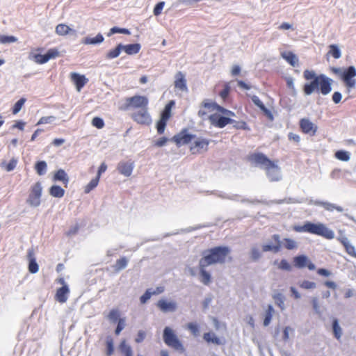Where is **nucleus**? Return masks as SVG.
<instances>
[{
  "label": "nucleus",
  "instance_id": "obj_42",
  "mask_svg": "<svg viewBox=\"0 0 356 356\" xmlns=\"http://www.w3.org/2000/svg\"><path fill=\"white\" fill-rule=\"evenodd\" d=\"M121 33L124 35H130L131 32L128 29L126 28H120L118 26H113L110 29L108 33H107V36L110 37L113 34Z\"/></svg>",
  "mask_w": 356,
  "mask_h": 356
},
{
  "label": "nucleus",
  "instance_id": "obj_20",
  "mask_svg": "<svg viewBox=\"0 0 356 356\" xmlns=\"http://www.w3.org/2000/svg\"><path fill=\"white\" fill-rule=\"evenodd\" d=\"M134 168V163L130 161L120 162L118 165L119 172L125 177H129L131 175Z\"/></svg>",
  "mask_w": 356,
  "mask_h": 356
},
{
  "label": "nucleus",
  "instance_id": "obj_18",
  "mask_svg": "<svg viewBox=\"0 0 356 356\" xmlns=\"http://www.w3.org/2000/svg\"><path fill=\"white\" fill-rule=\"evenodd\" d=\"M310 204H314L316 206L323 207L325 210L328 211H333L334 209L339 212H342L343 211V209L341 207L328 202L316 200H311Z\"/></svg>",
  "mask_w": 356,
  "mask_h": 356
},
{
  "label": "nucleus",
  "instance_id": "obj_5",
  "mask_svg": "<svg viewBox=\"0 0 356 356\" xmlns=\"http://www.w3.org/2000/svg\"><path fill=\"white\" fill-rule=\"evenodd\" d=\"M330 71L336 74L349 90L356 86V68L353 65L346 67H330Z\"/></svg>",
  "mask_w": 356,
  "mask_h": 356
},
{
  "label": "nucleus",
  "instance_id": "obj_43",
  "mask_svg": "<svg viewBox=\"0 0 356 356\" xmlns=\"http://www.w3.org/2000/svg\"><path fill=\"white\" fill-rule=\"evenodd\" d=\"M328 54L331 55L334 58L338 59L341 56V51L337 44H332L329 46Z\"/></svg>",
  "mask_w": 356,
  "mask_h": 356
},
{
  "label": "nucleus",
  "instance_id": "obj_35",
  "mask_svg": "<svg viewBox=\"0 0 356 356\" xmlns=\"http://www.w3.org/2000/svg\"><path fill=\"white\" fill-rule=\"evenodd\" d=\"M273 265H277L278 269L287 272H291L292 270L291 264L286 259H282L280 260V261H278V260H275L273 261Z\"/></svg>",
  "mask_w": 356,
  "mask_h": 356
},
{
  "label": "nucleus",
  "instance_id": "obj_41",
  "mask_svg": "<svg viewBox=\"0 0 356 356\" xmlns=\"http://www.w3.org/2000/svg\"><path fill=\"white\" fill-rule=\"evenodd\" d=\"M282 245L288 250H292L298 247L297 242L290 238H284L281 241Z\"/></svg>",
  "mask_w": 356,
  "mask_h": 356
},
{
  "label": "nucleus",
  "instance_id": "obj_2",
  "mask_svg": "<svg viewBox=\"0 0 356 356\" xmlns=\"http://www.w3.org/2000/svg\"><path fill=\"white\" fill-rule=\"evenodd\" d=\"M247 159L252 165L265 170L266 175L270 182L282 180L281 168L264 153L259 152L251 153L248 156Z\"/></svg>",
  "mask_w": 356,
  "mask_h": 356
},
{
  "label": "nucleus",
  "instance_id": "obj_61",
  "mask_svg": "<svg viewBox=\"0 0 356 356\" xmlns=\"http://www.w3.org/2000/svg\"><path fill=\"white\" fill-rule=\"evenodd\" d=\"M125 326V320L124 318H120L117 324V326L115 330V334L116 335H119L120 332L123 330Z\"/></svg>",
  "mask_w": 356,
  "mask_h": 356
},
{
  "label": "nucleus",
  "instance_id": "obj_19",
  "mask_svg": "<svg viewBox=\"0 0 356 356\" xmlns=\"http://www.w3.org/2000/svg\"><path fill=\"white\" fill-rule=\"evenodd\" d=\"M27 257L29 260L28 269L29 273L32 274L38 273L39 270V266L36 261V258L33 249H29Z\"/></svg>",
  "mask_w": 356,
  "mask_h": 356
},
{
  "label": "nucleus",
  "instance_id": "obj_4",
  "mask_svg": "<svg viewBox=\"0 0 356 356\" xmlns=\"http://www.w3.org/2000/svg\"><path fill=\"white\" fill-rule=\"evenodd\" d=\"M272 239L275 241V244L265 243L261 245V250L258 244H253L251 245L248 256L249 259L252 262L257 263L263 257L264 252H272L273 253H277L282 248V242L280 236L277 234H275L272 236Z\"/></svg>",
  "mask_w": 356,
  "mask_h": 356
},
{
  "label": "nucleus",
  "instance_id": "obj_60",
  "mask_svg": "<svg viewBox=\"0 0 356 356\" xmlns=\"http://www.w3.org/2000/svg\"><path fill=\"white\" fill-rule=\"evenodd\" d=\"M212 300L213 296L211 294H209L205 297L204 300L202 302V309L204 311H207L209 309Z\"/></svg>",
  "mask_w": 356,
  "mask_h": 356
},
{
  "label": "nucleus",
  "instance_id": "obj_1",
  "mask_svg": "<svg viewBox=\"0 0 356 356\" xmlns=\"http://www.w3.org/2000/svg\"><path fill=\"white\" fill-rule=\"evenodd\" d=\"M303 76L310 81L303 85L302 90L305 95H311L314 92L327 95L332 91L333 80L325 74H316L313 70H305Z\"/></svg>",
  "mask_w": 356,
  "mask_h": 356
},
{
  "label": "nucleus",
  "instance_id": "obj_57",
  "mask_svg": "<svg viewBox=\"0 0 356 356\" xmlns=\"http://www.w3.org/2000/svg\"><path fill=\"white\" fill-rule=\"evenodd\" d=\"M230 90V86H229L228 83H226L224 86L223 89L220 92L219 95L222 99L225 100L228 97Z\"/></svg>",
  "mask_w": 356,
  "mask_h": 356
},
{
  "label": "nucleus",
  "instance_id": "obj_15",
  "mask_svg": "<svg viewBox=\"0 0 356 356\" xmlns=\"http://www.w3.org/2000/svg\"><path fill=\"white\" fill-rule=\"evenodd\" d=\"M134 121L141 124L149 125L152 122V118L147 111V108L144 110L138 111L133 115Z\"/></svg>",
  "mask_w": 356,
  "mask_h": 356
},
{
  "label": "nucleus",
  "instance_id": "obj_36",
  "mask_svg": "<svg viewBox=\"0 0 356 356\" xmlns=\"http://www.w3.org/2000/svg\"><path fill=\"white\" fill-rule=\"evenodd\" d=\"M17 163L18 159L15 157H13L8 163L5 161H2L0 164V166L2 168H4L7 172H11L16 168Z\"/></svg>",
  "mask_w": 356,
  "mask_h": 356
},
{
  "label": "nucleus",
  "instance_id": "obj_12",
  "mask_svg": "<svg viewBox=\"0 0 356 356\" xmlns=\"http://www.w3.org/2000/svg\"><path fill=\"white\" fill-rule=\"evenodd\" d=\"M209 119L211 124L218 128H224L227 124L234 123V119L217 113L210 115Z\"/></svg>",
  "mask_w": 356,
  "mask_h": 356
},
{
  "label": "nucleus",
  "instance_id": "obj_39",
  "mask_svg": "<svg viewBox=\"0 0 356 356\" xmlns=\"http://www.w3.org/2000/svg\"><path fill=\"white\" fill-rule=\"evenodd\" d=\"M119 349L124 356H133L131 347L126 343L125 340L120 342Z\"/></svg>",
  "mask_w": 356,
  "mask_h": 356
},
{
  "label": "nucleus",
  "instance_id": "obj_23",
  "mask_svg": "<svg viewBox=\"0 0 356 356\" xmlns=\"http://www.w3.org/2000/svg\"><path fill=\"white\" fill-rule=\"evenodd\" d=\"M70 292L69 286L67 284H63L61 287L58 288L56 293V300L61 303H64L67 300V295Z\"/></svg>",
  "mask_w": 356,
  "mask_h": 356
},
{
  "label": "nucleus",
  "instance_id": "obj_34",
  "mask_svg": "<svg viewBox=\"0 0 356 356\" xmlns=\"http://www.w3.org/2000/svg\"><path fill=\"white\" fill-rule=\"evenodd\" d=\"M332 328L334 337L339 340L342 336L343 332L341 326L339 325V320L334 318L332 321Z\"/></svg>",
  "mask_w": 356,
  "mask_h": 356
},
{
  "label": "nucleus",
  "instance_id": "obj_49",
  "mask_svg": "<svg viewBox=\"0 0 356 356\" xmlns=\"http://www.w3.org/2000/svg\"><path fill=\"white\" fill-rule=\"evenodd\" d=\"M17 40V38L13 35H0V43L1 44H9L15 42Z\"/></svg>",
  "mask_w": 356,
  "mask_h": 356
},
{
  "label": "nucleus",
  "instance_id": "obj_28",
  "mask_svg": "<svg viewBox=\"0 0 356 356\" xmlns=\"http://www.w3.org/2000/svg\"><path fill=\"white\" fill-rule=\"evenodd\" d=\"M209 143L210 140L202 138H198L194 141L193 144L191 147V150L193 151L195 148H198L207 151Z\"/></svg>",
  "mask_w": 356,
  "mask_h": 356
},
{
  "label": "nucleus",
  "instance_id": "obj_45",
  "mask_svg": "<svg viewBox=\"0 0 356 356\" xmlns=\"http://www.w3.org/2000/svg\"><path fill=\"white\" fill-rule=\"evenodd\" d=\"M335 157L342 161H348L350 159V154L346 150H337L334 154Z\"/></svg>",
  "mask_w": 356,
  "mask_h": 356
},
{
  "label": "nucleus",
  "instance_id": "obj_47",
  "mask_svg": "<svg viewBox=\"0 0 356 356\" xmlns=\"http://www.w3.org/2000/svg\"><path fill=\"white\" fill-rule=\"evenodd\" d=\"M26 101V99L24 97H21L19 100H17L12 108L13 114L16 115L18 113L21 111Z\"/></svg>",
  "mask_w": 356,
  "mask_h": 356
},
{
  "label": "nucleus",
  "instance_id": "obj_54",
  "mask_svg": "<svg viewBox=\"0 0 356 356\" xmlns=\"http://www.w3.org/2000/svg\"><path fill=\"white\" fill-rule=\"evenodd\" d=\"M187 327L194 336H197L199 334L200 326L197 323H189Z\"/></svg>",
  "mask_w": 356,
  "mask_h": 356
},
{
  "label": "nucleus",
  "instance_id": "obj_11",
  "mask_svg": "<svg viewBox=\"0 0 356 356\" xmlns=\"http://www.w3.org/2000/svg\"><path fill=\"white\" fill-rule=\"evenodd\" d=\"M212 194L221 199L229 200L235 202H249L252 204L260 202V201L258 200H250L248 199L242 198L240 195L227 193L223 191H216L212 192Z\"/></svg>",
  "mask_w": 356,
  "mask_h": 356
},
{
  "label": "nucleus",
  "instance_id": "obj_46",
  "mask_svg": "<svg viewBox=\"0 0 356 356\" xmlns=\"http://www.w3.org/2000/svg\"><path fill=\"white\" fill-rule=\"evenodd\" d=\"M99 181V178L95 176L92 178L90 182L84 188L85 193H89L91 191L97 187Z\"/></svg>",
  "mask_w": 356,
  "mask_h": 356
},
{
  "label": "nucleus",
  "instance_id": "obj_64",
  "mask_svg": "<svg viewBox=\"0 0 356 356\" xmlns=\"http://www.w3.org/2000/svg\"><path fill=\"white\" fill-rule=\"evenodd\" d=\"M46 54L48 58V60H49L51 58H55L56 57H57L59 54V51H58V49L55 48H51L46 52Z\"/></svg>",
  "mask_w": 356,
  "mask_h": 356
},
{
  "label": "nucleus",
  "instance_id": "obj_56",
  "mask_svg": "<svg viewBox=\"0 0 356 356\" xmlns=\"http://www.w3.org/2000/svg\"><path fill=\"white\" fill-rule=\"evenodd\" d=\"M167 125V122L163 120H159L156 124V128L157 130V133L159 134H162L164 133L165 127Z\"/></svg>",
  "mask_w": 356,
  "mask_h": 356
},
{
  "label": "nucleus",
  "instance_id": "obj_37",
  "mask_svg": "<svg viewBox=\"0 0 356 356\" xmlns=\"http://www.w3.org/2000/svg\"><path fill=\"white\" fill-rule=\"evenodd\" d=\"M35 170L40 176L44 175L47 172V164L44 161H38L35 164Z\"/></svg>",
  "mask_w": 356,
  "mask_h": 356
},
{
  "label": "nucleus",
  "instance_id": "obj_53",
  "mask_svg": "<svg viewBox=\"0 0 356 356\" xmlns=\"http://www.w3.org/2000/svg\"><path fill=\"white\" fill-rule=\"evenodd\" d=\"M92 124L97 129H102L104 126V120L100 117H95L92 120Z\"/></svg>",
  "mask_w": 356,
  "mask_h": 356
},
{
  "label": "nucleus",
  "instance_id": "obj_27",
  "mask_svg": "<svg viewBox=\"0 0 356 356\" xmlns=\"http://www.w3.org/2000/svg\"><path fill=\"white\" fill-rule=\"evenodd\" d=\"M281 56L286 60L291 66L296 67L298 65V58L292 51H283L281 53Z\"/></svg>",
  "mask_w": 356,
  "mask_h": 356
},
{
  "label": "nucleus",
  "instance_id": "obj_33",
  "mask_svg": "<svg viewBox=\"0 0 356 356\" xmlns=\"http://www.w3.org/2000/svg\"><path fill=\"white\" fill-rule=\"evenodd\" d=\"M49 193L54 197L61 198L65 195V190L61 186L54 184L49 188Z\"/></svg>",
  "mask_w": 356,
  "mask_h": 356
},
{
  "label": "nucleus",
  "instance_id": "obj_55",
  "mask_svg": "<svg viewBox=\"0 0 356 356\" xmlns=\"http://www.w3.org/2000/svg\"><path fill=\"white\" fill-rule=\"evenodd\" d=\"M300 286L305 289H313L316 288V284L314 282L304 280L300 283Z\"/></svg>",
  "mask_w": 356,
  "mask_h": 356
},
{
  "label": "nucleus",
  "instance_id": "obj_48",
  "mask_svg": "<svg viewBox=\"0 0 356 356\" xmlns=\"http://www.w3.org/2000/svg\"><path fill=\"white\" fill-rule=\"evenodd\" d=\"M233 124V127L236 129H241V130H245V131H250V127L247 124V123L245 122V121H236L235 120H234V123Z\"/></svg>",
  "mask_w": 356,
  "mask_h": 356
},
{
  "label": "nucleus",
  "instance_id": "obj_7",
  "mask_svg": "<svg viewBox=\"0 0 356 356\" xmlns=\"http://www.w3.org/2000/svg\"><path fill=\"white\" fill-rule=\"evenodd\" d=\"M308 233L323 237L328 240L334 238V232L322 222L308 221Z\"/></svg>",
  "mask_w": 356,
  "mask_h": 356
},
{
  "label": "nucleus",
  "instance_id": "obj_16",
  "mask_svg": "<svg viewBox=\"0 0 356 356\" xmlns=\"http://www.w3.org/2000/svg\"><path fill=\"white\" fill-rule=\"evenodd\" d=\"M70 76L78 92H80L88 81V79L85 75L80 74L77 72H72Z\"/></svg>",
  "mask_w": 356,
  "mask_h": 356
},
{
  "label": "nucleus",
  "instance_id": "obj_44",
  "mask_svg": "<svg viewBox=\"0 0 356 356\" xmlns=\"http://www.w3.org/2000/svg\"><path fill=\"white\" fill-rule=\"evenodd\" d=\"M114 352V343L111 336H108L106 339V355L111 356Z\"/></svg>",
  "mask_w": 356,
  "mask_h": 356
},
{
  "label": "nucleus",
  "instance_id": "obj_13",
  "mask_svg": "<svg viewBox=\"0 0 356 356\" xmlns=\"http://www.w3.org/2000/svg\"><path fill=\"white\" fill-rule=\"evenodd\" d=\"M299 126L304 134L311 136L316 135L318 129V127L308 118H302L299 122Z\"/></svg>",
  "mask_w": 356,
  "mask_h": 356
},
{
  "label": "nucleus",
  "instance_id": "obj_21",
  "mask_svg": "<svg viewBox=\"0 0 356 356\" xmlns=\"http://www.w3.org/2000/svg\"><path fill=\"white\" fill-rule=\"evenodd\" d=\"M208 266L202 264V262L199 261V270L200 275L201 277V282H202L204 285H209L211 281V275L209 272L206 270V268Z\"/></svg>",
  "mask_w": 356,
  "mask_h": 356
},
{
  "label": "nucleus",
  "instance_id": "obj_52",
  "mask_svg": "<svg viewBox=\"0 0 356 356\" xmlns=\"http://www.w3.org/2000/svg\"><path fill=\"white\" fill-rule=\"evenodd\" d=\"M152 289H147L145 293L140 297L141 304H145L152 297Z\"/></svg>",
  "mask_w": 356,
  "mask_h": 356
},
{
  "label": "nucleus",
  "instance_id": "obj_62",
  "mask_svg": "<svg viewBox=\"0 0 356 356\" xmlns=\"http://www.w3.org/2000/svg\"><path fill=\"white\" fill-rule=\"evenodd\" d=\"M219 104H218L215 102H209L207 99H205L202 102V106L205 108H212L213 110H216Z\"/></svg>",
  "mask_w": 356,
  "mask_h": 356
},
{
  "label": "nucleus",
  "instance_id": "obj_25",
  "mask_svg": "<svg viewBox=\"0 0 356 356\" xmlns=\"http://www.w3.org/2000/svg\"><path fill=\"white\" fill-rule=\"evenodd\" d=\"M54 181H61L65 187L67 186L70 181L69 176L63 169H58L56 170L53 176Z\"/></svg>",
  "mask_w": 356,
  "mask_h": 356
},
{
  "label": "nucleus",
  "instance_id": "obj_30",
  "mask_svg": "<svg viewBox=\"0 0 356 356\" xmlns=\"http://www.w3.org/2000/svg\"><path fill=\"white\" fill-rule=\"evenodd\" d=\"M293 261L296 268H305L307 264L308 257L305 254H299L293 257Z\"/></svg>",
  "mask_w": 356,
  "mask_h": 356
},
{
  "label": "nucleus",
  "instance_id": "obj_32",
  "mask_svg": "<svg viewBox=\"0 0 356 356\" xmlns=\"http://www.w3.org/2000/svg\"><path fill=\"white\" fill-rule=\"evenodd\" d=\"M273 298L275 301V305L283 311L285 309L284 301L285 296L278 291L273 294Z\"/></svg>",
  "mask_w": 356,
  "mask_h": 356
},
{
  "label": "nucleus",
  "instance_id": "obj_22",
  "mask_svg": "<svg viewBox=\"0 0 356 356\" xmlns=\"http://www.w3.org/2000/svg\"><path fill=\"white\" fill-rule=\"evenodd\" d=\"M175 87L181 91L188 90L185 75L181 72L175 75Z\"/></svg>",
  "mask_w": 356,
  "mask_h": 356
},
{
  "label": "nucleus",
  "instance_id": "obj_9",
  "mask_svg": "<svg viewBox=\"0 0 356 356\" xmlns=\"http://www.w3.org/2000/svg\"><path fill=\"white\" fill-rule=\"evenodd\" d=\"M148 99L145 96L134 95L131 97H127L125 99L124 108L125 110L130 108H147L148 105Z\"/></svg>",
  "mask_w": 356,
  "mask_h": 356
},
{
  "label": "nucleus",
  "instance_id": "obj_24",
  "mask_svg": "<svg viewBox=\"0 0 356 356\" xmlns=\"http://www.w3.org/2000/svg\"><path fill=\"white\" fill-rule=\"evenodd\" d=\"M104 40V37L101 33L97 34L95 37L88 35L83 38L81 42L84 44L97 45L102 43Z\"/></svg>",
  "mask_w": 356,
  "mask_h": 356
},
{
  "label": "nucleus",
  "instance_id": "obj_63",
  "mask_svg": "<svg viewBox=\"0 0 356 356\" xmlns=\"http://www.w3.org/2000/svg\"><path fill=\"white\" fill-rule=\"evenodd\" d=\"M343 247L346 249V252L349 255L356 257L355 248L352 244H350V242L348 243H347L346 245H344Z\"/></svg>",
  "mask_w": 356,
  "mask_h": 356
},
{
  "label": "nucleus",
  "instance_id": "obj_58",
  "mask_svg": "<svg viewBox=\"0 0 356 356\" xmlns=\"http://www.w3.org/2000/svg\"><path fill=\"white\" fill-rule=\"evenodd\" d=\"M55 119L56 118L54 116H44L39 120L36 125L50 124L52 123L55 120Z\"/></svg>",
  "mask_w": 356,
  "mask_h": 356
},
{
  "label": "nucleus",
  "instance_id": "obj_8",
  "mask_svg": "<svg viewBox=\"0 0 356 356\" xmlns=\"http://www.w3.org/2000/svg\"><path fill=\"white\" fill-rule=\"evenodd\" d=\"M42 187L41 183L38 181L31 187L26 202L33 207H38L40 204Z\"/></svg>",
  "mask_w": 356,
  "mask_h": 356
},
{
  "label": "nucleus",
  "instance_id": "obj_50",
  "mask_svg": "<svg viewBox=\"0 0 356 356\" xmlns=\"http://www.w3.org/2000/svg\"><path fill=\"white\" fill-rule=\"evenodd\" d=\"M120 312L118 309H111L108 314V318L113 323L118 322L120 319Z\"/></svg>",
  "mask_w": 356,
  "mask_h": 356
},
{
  "label": "nucleus",
  "instance_id": "obj_17",
  "mask_svg": "<svg viewBox=\"0 0 356 356\" xmlns=\"http://www.w3.org/2000/svg\"><path fill=\"white\" fill-rule=\"evenodd\" d=\"M203 339L209 343H213L218 346L225 345L226 340L224 337H218L214 332H208L203 334Z\"/></svg>",
  "mask_w": 356,
  "mask_h": 356
},
{
  "label": "nucleus",
  "instance_id": "obj_26",
  "mask_svg": "<svg viewBox=\"0 0 356 356\" xmlns=\"http://www.w3.org/2000/svg\"><path fill=\"white\" fill-rule=\"evenodd\" d=\"M122 51L127 55H135L138 54L141 49V45L139 43H131L127 44H123L122 43Z\"/></svg>",
  "mask_w": 356,
  "mask_h": 356
},
{
  "label": "nucleus",
  "instance_id": "obj_31",
  "mask_svg": "<svg viewBox=\"0 0 356 356\" xmlns=\"http://www.w3.org/2000/svg\"><path fill=\"white\" fill-rule=\"evenodd\" d=\"M122 51V43L118 44L113 49H110L105 54L106 60H112L118 58Z\"/></svg>",
  "mask_w": 356,
  "mask_h": 356
},
{
  "label": "nucleus",
  "instance_id": "obj_3",
  "mask_svg": "<svg viewBox=\"0 0 356 356\" xmlns=\"http://www.w3.org/2000/svg\"><path fill=\"white\" fill-rule=\"evenodd\" d=\"M231 252V248L226 245L215 246L204 250L202 257L199 261L207 266L224 264L227 256Z\"/></svg>",
  "mask_w": 356,
  "mask_h": 356
},
{
  "label": "nucleus",
  "instance_id": "obj_51",
  "mask_svg": "<svg viewBox=\"0 0 356 356\" xmlns=\"http://www.w3.org/2000/svg\"><path fill=\"white\" fill-rule=\"evenodd\" d=\"M34 60L38 64H44L49 61L46 53L44 54H35Z\"/></svg>",
  "mask_w": 356,
  "mask_h": 356
},
{
  "label": "nucleus",
  "instance_id": "obj_40",
  "mask_svg": "<svg viewBox=\"0 0 356 356\" xmlns=\"http://www.w3.org/2000/svg\"><path fill=\"white\" fill-rule=\"evenodd\" d=\"M128 260L125 257H122L116 261L115 264L113 266V268L115 272H119L127 266Z\"/></svg>",
  "mask_w": 356,
  "mask_h": 356
},
{
  "label": "nucleus",
  "instance_id": "obj_38",
  "mask_svg": "<svg viewBox=\"0 0 356 356\" xmlns=\"http://www.w3.org/2000/svg\"><path fill=\"white\" fill-rule=\"evenodd\" d=\"M274 312V308L272 305H268L267 309L266 310L264 318V325L265 327L268 326L272 320L273 314Z\"/></svg>",
  "mask_w": 356,
  "mask_h": 356
},
{
  "label": "nucleus",
  "instance_id": "obj_10",
  "mask_svg": "<svg viewBox=\"0 0 356 356\" xmlns=\"http://www.w3.org/2000/svg\"><path fill=\"white\" fill-rule=\"evenodd\" d=\"M196 138V135L188 133L187 128H184L180 132L175 134L170 140L174 142L177 147L182 145H188L193 139Z\"/></svg>",
  "mask_w": 356,
  "mask_h": 356
},
{
  "label": "nucleus",
  "instance_id": "obj_14",
  "mask_svg": "<svg viewBox=\"0 0 356 356\" xmlns=\"http://www.w3.org/2000/svg\"><path fill=\"white\" fill-rule=\"evenodd\" d=\"M156 307L163 313L174 312L177 309V304L175 301L161 298L157 302Z\"/></svg>",
  "mask_w": 356,
  "mask_h": 356
},
{
  "label": "nucleus",
  "instance_id": "obj_6",
  "mask_svg": "<svg viewBox=\"0 0 356 356\" xmlns=\"http://www.w3.org/2000/svg\"><path fill=\"white\" fill-rule=\"evenodd\" d=\"M163 340L166 346L174 349L179 353H184L186 348L179 340L175 332L170 327L166 326L163 330Z\"/></svg>",
  "mask_w": 356,
  "mask_h": 356
},
{
  "label": "nucleus",
  "instance_id": "obj_29",
  "mask_svg": "<svg viewBox=\"0 0 356 356\" xmlns=\"http://www.w3.org/2000/svg\"><path fill=\"white\" fill-rule=\"evenodd\" d=\"M56 33L59 35H75L76 31L65 24H59L56 27Z\"/></svg>",
  "mask_w": 356,
  "mask_h": 356
},
{
  "label": "nucleus",
  "instance_id": "obj_59",
  "mask_svg": "<svg viewBox=\"0 0 356 356\" xmlns=\"http://www.w3.org/2000/svg\"><path fill=\"white\" fill-rule=\"evenodd\" d=\"M164 5V1H159L155 5L153 10V13L155 16H159L161 13Z\"/></svg>",
  "mask_w": 356,
  "mask_h": 356
}]
</instances>
